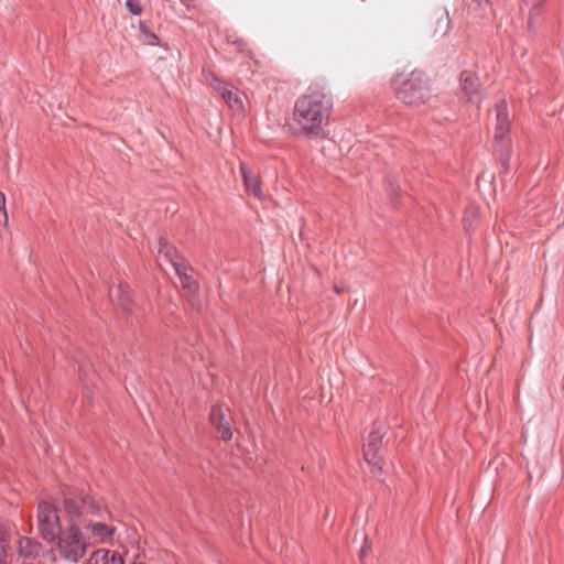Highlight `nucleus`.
I'll return each mask as SVG.
<instances>
[{"mask_svg":"<svg viewBox=\"0 0 564 564\" xmlns=\"http://www.w3.org/2000/svg\"><path fill=\"white\" fill-rule=\"evenodd\" d=\"M15 551L24 560L34 561L43 551V545L33 538L20 536L17 541Z\"/></svg>","mask_w":564,"mask_h":564,"instance_id":"6e6552de","label":"nucleus"},{"mask_svg":"<svg viewBox=\"0 0 564 564\" xmlns=\"http://www.w3.org/2000/svg\"><path fill=\"white\" fill-rule=\"evenodd\" d=\"M90 564H124L121 555L109 550H97L93 553Z\"/></svg>","mask_w":564,"mask_h":564,"instance_id":"2eb2a0df","label":"nucleus"},{"mask_svg":"<svg viewBox=\"0 0 564 564\" xmlns=\"http://www.w3.org/2000/svg\"><path fill=\"white\" fill-rule=\"evenodd\" d=\"M383 435L384 433L380 427L372 430L364 446L365 460L371 466L372 471L375 469L378 471L382 470V460L379 457V451L382 446Z\"/></svg>","mask_w":564,"mask_h":564,"instance_id":"423d86ee","label":"nucleus"},{"mask_svg":"<svg viewBox=\"0 0 564 564\" xmlns=\"http://www.w3.org/2000/svg\"><path fill=\"white\" fill-rule=\"evenodd\" d=\"M466 216H470L471 218H476L478 216V208L477 207H473L468 210H466Z\"/></svg>","mask_w":564,"mask_h":564,"instance_id":"393cba45","label":"nucleus"},{"mask_svg":"<svg viewBox=\"0 0 564 564\" xmlns=\"http://www.w3.org/2000/svg\"><path fill=\"white\" fill-rule=\"evenodd\" d=\"M110 297L116 302L123 311L130 312L131 310V297L129 294V288L127 284L119 283L110 290Z\"/></svg>","mask_w":564,"mask_h":564,"instance_id":"4468645a","label":"nucleus"},{"mask_svg":"<svg viewBox=\"0 0 564 564\" xmlns=\"http://www.w3.org/2000/svg\"><path fill=\"white\" fill-rule=\"evenodd\" d=\"M182 2L188 7V0H182Z\"/></svg>","mask_w":564,"mask_h":564,"instance_id":"c756f323","label":"nucleus"},{"mask_svg":"<svg viewBox=\"0 0 564 564\" xmlns=\"http://www.w3.org/2000/svg\"><path fill=\"white\" fill-rule=\"evenodd\" d=\"M333 106L330 95L322 90L301 96L293 110V120L297 126L296 133L307 138L319 135L324 122L330 117Z\"/></svg>","mask_w":564,"mask_h":564,"instance_id":"f257e3e1","label":"nucleus"},{"mask_svg":"<svg viewBox=\"0 0 564 564\" xmlns=\"http://www.w3.org/2000/svg\"><path fill=\"white\" fill-rule=\"evenodd\" d=\"M22 564H39V563H34L33 561H31V562H23Z\"/></svg>","mask_w":564,"mask_h":564,"instance_id":"c85d7f7f","label":"nucleus"},{"mask_svg":"<svg viewBox=\"0 0 564 564\" xmlns=\"http://www.w3.org/2000/svg\"><path fill=\"white\" fill-rule=\"evenodd\" d=\"M145 25L143 23H140V30L143 32V33H147V30H145Z\"/></svg>","mask_w":564,"mask_h":564,"instance_id":"a878e982","label":"nucleus"},{"mask_svg":"<svg viewBox=\"0 0 564 564\" xmlns=\"http://www.w3.org/2000/svg\"><path fill=\"white\" fill-rule=\"evenodd\" d=\"M133 564H145V563L138 562V563H133Z\"/></svg>","mask_w":564,"mask_h":564,"instance_id":"7c9ffc66","label":"nucleus"},{"mask_svg":"<svg viewBox=\"0 0 564 564\" xmlns=\"http://www.w3.org/2000/svg\"><path fill=\"white\" fill-rule=\"evenodd\" d=\"M545 0H521V10L529 11V21L528 25L531 29L533 25V20L539 15V8L544 3Z\"/></svg>","mask_w":564,"mask_h":564,"instance_id":"a211bd4d","label":"nucleus"},{"mask_svg":"<svg viewBox=\"0 0 564 564\" xmlns=\"http://www.w3.org/2000/svg\"><path fill=\"white\" fill-rule=\"evenodd\" d=\"M55 550L58 555L72 563L79 562L87 553L88 549L93 545L89 536L82 532V527L76 523H69L64 527L56 534L53 541Z\"/></svg>","mask_w":564,"mask_h":564,"instance_id":"7ed1b4c3","label":"nucleus"},{"mask_svg":"<svg viewBox=\"0 0 564 564\" xmlns=\"http://www.w3.org/2000/svg\"><path fill=\"white\" fill-rule=\"evenodd\" d=\"M240 172L243 180V185L249 194L257 198L262 197L261 182L257 175L247 166L246 163H240Z\"/></svg>","mask_w":564,"mask_h":564,"instance_id":"f8f14e48","label":"nucleus"},{"mask_svg":"<svg viewBox=\"0 0 564 564\" xmlns=\"http://www.w3.org/2000/svg\"><path fill=\"white\" fill-rule=\"evenodd\" d=\"M210 86L213 87V89L218 93L223 98L226 96V94H228L231 85H229L228 83H225L223 80H220L219 78H216L214 77L210 82Z\"/></svg>","mask_w":564,"mask_h":564,"instance_id":"6ab92c4d","label":"nucleus"},{"mask_svg":"<svg viewBox=\"0 0 564 564\" xmlns=\"http://www.w3.org/2000/svg\"><path fill=\"white\" fill-rule=\"evenodd\" d=\"M460 82H463L462 89L466 95H468L467 101L478 107L481 100L480 84L478 77L470 72H464L460 74Z\"/></svg>","mask_w":564,"mask_h":564,"instance_id":"1a4fd4ad","label":"nucleus"},{"mask_svg":"<svg viewBox=\"0 0 564 564\" xmlns=\"http://www.w3.org/2000/svg\"><path fill=\"white\" fill-rule=\"evenodd\" d=\"M477 2H478V6H480V7H481V6H482L484 0H477ZM485 2H487V0H485Z\"/></svg>","mask_w":564,"mask_h":564,"instance_id":"cd10ccee","label":"nucleus"},{"mask_svg":"<svg viewBox=\"0 0 564 564\" xmlns=\"http://www.w3.org/2000/svg\"><path fill=\"white\" fill-rule=\"evenodd\" d=\"M159 259H165L175 270L176 267L184 264V259L181 257L175 247L170 245L165 239L160 238L159 240Z\"/></svg>","mask_w":564,"mask_h":564,"instance_id":"ddd939ff","label":"nucleus"},{"mask_svg":"<svg viewBox=\"0 0 564 564\" xmlns=\"http://www.w3.org/2000/svg\"><path fill=\"white\" fill-rule=\"evenodd\" d=\"M371 551V543L369 542L368 538H365L364 545L359 553L360 561H364L365 557L370 553Z\"/></svg>","mask_w":564,"mask_h":564,"instance_id":"4be33fe9","label":"nucleus"},{"mask_svg":"<svg viewBox=\"0 0 564 564\" xmlns=\"http://www.w3.org/2000/svg\"><path fill=\"white\" fill-rule=\"evenodd\" d=\"M243 94L238 89L230 87L228 94L223 98L227 105L235 111H241L243 109Z\"/></svg>","mask_w":564,"mask_h":564,"instance_id":"f3484780","label":"nucleus"},{"mask_svg":"<svg viewBox=\"0 0 564 564\" xmlns=\"http://www.w3.org/2000/svg\"><path fill=\"white\" fill-rule=\"evenodd\" d=\"M147 35L149 37V41H148L149 44H151V45H156L158 44L159 39H158V36L154 33L149 32Z\"/></svg>","mask_w":564,"mask_h":564,"instance_id":"5701e85b","label":"nucleus"},{"mask_svg":"<svg viewBox=\"0 0 564 564\" xmlns=\"http://www.w3.org/2000/svg\"><path fill=\"white\" fill-rule=\"evenodd\" d=\"M63 507L67 524L76 523L78 527H83L87 522L86 517L94 514L97 508L90 497L74 492L64 495Z\"/></svg>","mask_w":564,"mask_h":564,"instance_id":"20e7f679","label":"nucleus"},{"mask_svg":"<svg viewBox=\"0 0 564 564\" xmlns=\"http://www.w3.org/2000/svg\"><path fill=\"white\" fill-rule=\"evenodd\" d=\"M209 420L223 441L228 442L232 438L231 419L226 416L221 406L212 408Z\"/></svg>","mask_w":564,"mask_h":564,"instance_id":"0eeeda50","label":"nucleus"},{"mask_svg":"<svg viewBox=\"0 0 564 564\" xmlns=\"http://www.w3.org/2000/svg\"><path fill=\"white\" fill-rule=\"evenodd\" d=\"M451 28V20L447 13H441L437 19V26L435 32L445 34Z\"/></svg>","mask_w":564,"mask_h":564,"instance_id":"aec40b11","label":"nucleus"},{"mask_svg":"<svg viewBox=\"0 0 564 564\" xmlns=\"http://www.w3.org/2000/svg\"><path fill=\"white\" fill-rule=\"evenodd\" d=\"M391 89L395 98L409 107L425 105L432 96L431 79L422 69L397 73L391 79Z\"/></svg>","mask_w":564,"mask_h":564,"instance_id":"f03ea898","label":"nucleus"},{"mask_svg":"<svg viewBox=\"0 0 564 564\" xmlns=\"http://www.w3.org/2000/svg\"><path fill=\"white\" fill-rule=\"evenodd\" d=\"M82 528L90 531V541L93 544L97 542L106 543L112 539L113 529L102 522L87 521Z\"/></svg>","mask_w":564,"mask_h":564,"instance_id":"9b49d317","label":"nucleus"},{"mask_svg":"<svg viewBox=\"0 0 564 564\" xmlns=\"http://www.w3.org/2000/svg\"><path fill=\"white\" fill-rule=\"evenodd\" d=\"M236 46V50L239 52H243L246 47V43L242 40H237L232 43Z\"/></svg>","mask_w":564,"mask_h":564,"instance_id":"b1692460","label":"nucleus"},{"mask_svg":"<svg viewBox=\"0 0 564 564\" xmlns=\"http://www.w3.org/2000/svg\"><path fill=\"white\" fill-rule=\"evenodd\" d=\"M126 7L129 10V12L133 15H140L142 13V6L139 2V0H127Z\"/></svg>","mask_w":564,"mask_h":564,"instance_id":"412c9836","label":"nucleus"},{"mask_svg":"<svg viewBox=\"0 0 564 564\" xmlns=\"http://www.w3.org/2000/svg\"><path fill=\"white\" fill-rule=\"evenodd\" d=\"M176 274L180 278L182 288L191 293H195L198 289L196 280L192 275V269L188 268L185 263L181 267H176Z\"/></svg>","mask_w":564,"mask_h":564,"instance_id":"dca6fc26","label":"nucleus"},{"mask_svg":"<svg viewBox=\"0 0 564 564\" xmlns=\"http://www.w3.org/2000/svg\"><path fill=\"white\" fill-rule=\"evenodd\" d=\"M334 290L338 294L343 292V290L339 286H337V285L334 288Z\"/></svg>","mask_w":564,"mask_h":564,"instance_id":"bb28decb","label":"nucleus"},{"mask_svg":"<svg viewBox=\"0 0 564 564\" xmlns=\"http://www.w3.org/2000/svg\"><path fill=\"white\" fill-rule=\"evenodd\" d=\"M510 115L506 101H501L496 106V130L495 139L502 140L510 130Z\"/></svg>","mask_w":564,"mask_h":564,"instance_id":"9d476101","label":"nucleus"},{"mask_svg":"<svg viewBox=\"0 0 564 564\" xmlns=\"http://www.w3.org/2000/svg\"><path fill=\"white\" fill-rule=\"evenodd\" d=\"M36 523L39 534L48 543L55 541L56 534L64 529L61 524L57 508L46 500H41L37 503Z\"/></svg>","mask_w":564,"mask_h":564,"instance_id":"39448f33","label":"nucleus"}]
</instances>
